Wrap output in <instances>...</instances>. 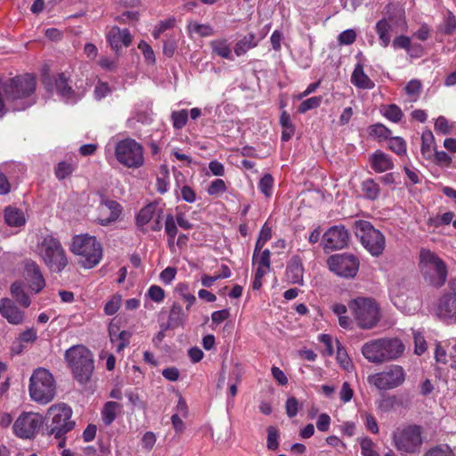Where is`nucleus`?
I'll use <instances>...</instances> for the list:
<instances>
[{
	"label": "nucleus",
	"mask_w": 456,
	"mask_h": 456,
	"mask_svg": "<svg viewBox=\"0 0 456 456\" xmlns=\"http://www.w3.org/2000/svg\"><path fill=\"white\" fill-rule=\"evenodd\" d=\"M36 81L29 74L5 81L0 79V117L7 111L24 110L33 104L27 99L35 92Z\"/></svg>",
	"instance_id": "f257e3e1"
},
{
	"label": "nucleus",
	"mask_w": 456,
	"mask_h": 456,
	"mask_svg": "<svg viewBox=\"0 0 456 456\" xmlns=\"http://www.w3.org/2000/svg\"><path fill=\"white\" fill-rule=\"evenodd\" d=\"M405 346L396 338H379L365 342L361 349L362 356L370 363L382 364L400 358Z\"/></svg>",
	"instance_id": "f03ea898"
},
{
	"label": "nucleus",
	"mask_w": 456,
	"mask_h": 456,
	"mask_svg": "<svg viewBox=\"0 0 456 456\" xmlns=\"http://www.w3.org/2000/svg\"><path fill=\"white\" fill-rule=\"evenodd\" d=\"M72 409L64 403L53 404L47 410L45 415V427L50 436L61 439L59 446L63 447L65 444L64 436L70 432L76 423L71 419Z\"/></svg>",
	"instance_id": "7ed1b4c3"
},
{
	"label": "nucleus",
	"mask_w": 456,
	"mask_h": 456,
	"mask_svg": "<svg viewBox=\"0 0 456 456\" xmlns=\"http://www.w3.org/2000/svg\"><path fill=\"white\" fill-rule=\"evenodd\" d=\"M37 250L41 260L53 273H61L69 264L65 249L53 235L42 237Z\"/></svg>",
	"instance_id": "20e7f679"
},
{
	"label": "nucleus",
	"mask_w": 456,
	"mask_h": 456,
	"mask_svg": "<svg viewBox=\"0 0 456 456\" xmlns=\"http://www.w3.org/2000/svg\"><path fill=\"white\" fill-rule=\"evenodd\" d=\"M419 271L425 281L435 288H441L447 279L445 263L429 249L422 248L419 252Z\"/></svg>",
	"instance_id": "39448f33"
},
{
	"label": "nucleus",
	"mask_w": 456,
	"mask_h": 456,
	"mask_svg": "<svg viewBox=\"0 0 456 456\" xmlns=\"http://www.w3.org/2000/svg\"><path fill=\"white\" fill-rule=\"evenodd\" d=\"M348 309L360 329L370 330L380 321V308L371 297L354 298L348 303Z\"/></svg>",
	"instance_id": "423d86ee"
},
{
	"label": "nucleus",
	"mask_w": 456,
	"mask_h": 456,
	"mask_svg": "<svg viewBox=\"0 0 456 456\" xmlns=\"http://www.w3.org/2000/svg\"><path fill=\"white\" fill-rule=\"evenodd\" d=\"M65 359L75 379L80 384H86L94 369L93 354L86 346L77 345L66 351Z\"/></svg>",
	"instance_id": "0eeeda50"
},
{
	"label": "nucleus",
	"mask_w": 456,
	"mask_h": 456,
	"mask_svg": "<svg viewBox=\"0 0 456 456\" xmlns=\"http://www.w3.org/2000/svg\"><path fill=\"white\" fill-rule=\"evenodd\" d=\"M70 250L80 257L81 265L88 269L97 265L102 257L101 243L94 236L88 234L76 235L72 240Z\"/></svg>",
	"instance_id": "6e6552de"
},
{
	"label": "nucleus",
	"mask_w": 456,
	"mask_h": 456,
	"mask_svg": "<svg viewBox=\"0 0 456 456\" xmlns=\"http://www.w3.org/2000/svg\"><path fill=\"white\" fill-rule=\"evenodd\" d=\"M423 428L421 426L402 425L396 428L392 434L395 448L400 453L413 454L419 452L423 444Z\"/></svg>",
	"instance_id": "1a4fd4ad"
},
{
	"label": "nucleus",
	"mask_w": 456,
	"mask_h": 456,
	"mask_svg": "<svg viewBox=\"0 0 456 456\" xmlns=\"http://www.w3.org/2000/svg\"><path fill=\"white\" fill-rule=\"evenodd\" d=\"M31 399L38 403L46 404L55 395V382L53 375L45 368H37L29 379L28 386Z\"/></svg>",
	"instance_id": "9d476101"
},
{
	"label": "nucleus",
	"mask_w": 456,
	"mask_h": 456,
	"mask_svg": "<svg viewBox=\"0 0 456 456\" xmlns=\"http://www.w3.org/2000/svg\"><path fill=\"white\" fill-rule=\"evenodd\" d=\"M354 229L355 236L371 256H379L383 253L386 245L385 236L370 222L357 220L354 223Z\"/></svg>",
	"instance_id": "9b49d317"
},
{
	"label": "nucleus",
	"mask_w": 456,
	"mask_h": 456,
	"mask_svg": "<svg viewBox=\"0 0 456 456\" xmlns=\"http://www.w3.org/2000/svg\"><path fill=\"white\" fill-rule=\"evenodd\" d=\"M117 160L127 168H139L144 163L143 148L135 140L126 138L115 147Z\"/></svg>",
	"instance_id": "f8f14e48"
},
{
	"label": "nucleus",
	"mask_w": 456,
	"mask_h": 456,
	"mask_svg": "<svg viewBox=\"0 0 456 456\" xmlns=\"http://www.w3.org/2000/svg\"><path fill=\"white\" fill-rule=\"evenodd\" d=\"M405 378L406 373L403 368L395 364L387 367L380 372L370 375L368 382L379 390H391L403 385Z\"/></svg>",
	"instance_id": "ddd939ff"
},
{
	"label": "nucleus",
	"mask_w": 456,
	"mask_h": 456,
	"mask_svg": "<svg viewBox=\"0 0 456 456\" xmlns=\"http://www.w3.org/2000/svg\"><path fill=\"white\" fill-rule=\"evenodd\" d=\"M387 9L388 18H384L379 20L375 26V30L379 36L380 45L384 48L387 47L391 41L390 32L392 30V25L390 24L389 20L393 21L396 26L403 28L406 27V20L403 10L394 4H388Z\"/></svg>",
	"instance_id": "4468645a"
},
{
	"label": "nucleus",
	"mask_w": 456,
	"mask_h": 456,
	"mask_svg": "<svg viewBox=\"0 0 456 456\" xmlns=\"http://www.w3.org/2000/svg\"><path fill=\"white\" fill-rule=\"evenodd\" d=\"M44 422L39 413L23 412L15 420L12 426L13 433L21 439H31L37 434Z\"/></svg>",
	"instance_id": "2eb2a0df"
},
{
	"label": "nucleus",
	"mask_w": 456,
	"mask_h": 456,
	"mask_svg": "<svg viewBox=\"0 0 456 456\" xmlns=\"http://www.w3.org/2000/svg\"><path fill=\"white\" fill-rule=\"evenodd\" d=\"M329 269L338 276L353 278L359 270V260L352 254H335L327 260Z\"/></svg>",
	"instance_id": "dca6fc26"
},
{
	"label": "nucleus",
	"mask_w": 456,
	"mask_h": 456,
	"mask_svg": "<svg viewBox=\"0 0 456 456\" xmlns=\"http://www.w3.org/2000/svg\"><path fill=\"white\" fill-rule=\"evenodd\" d=\"M349 233L342 224L329 228L322 235V244L325 250H339L347 246Z\"/></svg>",
	"instance_id": "f3484780"
},
{
	"label": "nucleus",
	"mask_w": 456,
	"mask_h": 456,
	"mask_svg": "<svg viewBox=\"0 0 456 456\" xmlns=\"http://www.w3.org/2000/svg\"><path fill=\"white\" fill-rule=\"evenodd\" d=\"M452 287V283H451ZM437 315L449 323H456V288L444 293L438 301Z\"/></svg>",
	"instance_id": "a211bd4d"
},
{
	"label": "nucleus",
	"mask_w": 456,
	"mask_h": 456,
	"mask_svg": "<svg viewBox=\"0 0 456 456\" xmlns=\"http://www.w3.org/2000/svg\"><path fill=\"white\" fill-rule=\"evenodd\" d=\"M122 211L119 203L111 200H102L97 208V220L102 225L116 221Z\"/></svg>",
	"instance_id": "6ab92c4d"
},
{
	"label": "nucleus",
	"mask_w": 456,
	"mask_h": 456,
	"mask_svg": "<svg viewBox=\"0 0 456 456\" xmlns=\"http://www.w3.org/2000/svg\"><path fill=\"white\" fill-rule=\"evenodd\" d=\"M24 275L29 289L35 293H39L45 287V281L39 265L36 262L32 260L26 261Z\"/></svg>",
	"instance_id": "aec40b11"
},
{
	"label": "nucleus",
	"mask_w": 456,
	"mask_h": 456,
	"mask_svg": "<svg viewBox=\"0 0 456 456\" xmlns=\"http://www.w3.org/2000/svg\"><path fill=\"white\" fill-rule=\"evenodd\" d=\"M133 37L127 28L121 29L118 27H112L107 34V41L112 50L117 53L123 47H128Z\"/></svg>",
	"instance_id": "412c9836"
},
{
	"label": "nucleus",
	"mask_w": 456,
	"mask_h": 456,
	"mask_svg": "<svg viewBox=\"0 0 456 456\" xmlns=\"http://www.w3.org/2000/svg\"><path fill=\"white\" fill-rule=\"evenodd\" d=\"M0 314L9 323L13 325L21 324L24 321V313L10 298L0 300Z\"/></svg>",
	"instance_id": "4be33fe9"
},
{
	"label": "nucleus",
	"mask_w": 456,
	"mask_h": 456,
	"mask_svg": "<svg viewBox=\"0 0 456 456\" xmlns=\"http://www.w3.org/2000/svg\"><path fill=\"white\" fill-rule=\"evenodd\" d=\"M110 342L115 346L116 352L120 353L129 345L131 333L127 330H120L117 324L110 322L109 326Z\"/></svg>",
	"instance_id": "5701e85b"
},
{
	"label": "nucleus",
	"mask_w": 456,
	"mask_h": 456,
	"mask_svg": "<svg viewBox=\"0 0 456 456\" xmlns=\"http://www.w3.org/2000/svg\"><path fill=\"white\" fill-rule=\"evenodd\" d=\"M304 267L298 256H294L287 265V280L294 284H303Z\"/></svg>",
	"instance_id": "b1692460"
},
{
	"label": "nucleus",
	"mask_w": 456,
	"mask_h": 456,
	"mask_svg": "<svg viewBox=\"0 0 456 456\" xmlns=\"http://www.w3.org/2000/svg\"><path fill=\"white\" fill-rule=\"evenodd\" d=\"M371 167L379 173L391 170L394 167V163L391 158L380 151H375L370 158Z\"/></svg>",
	"instance_id": "393cba45"
},
{
	"label": "nucleus",
	"mask_w": 456,
	"mask_h": 456,
	"mask_svg": "<svg viewBox=\"0 0 456 456\" xmlns=\"http://www.w3.org/2000/svg\"><path fill=\"white\" fill-rule=\"evenodd\" d=\"M4 222L11 227H20L26 223L23 212L14 207H6L4 211Z\"/></svg>",
	"instance_id": "a878e982"
},
{
	"label": "nucleus",
	"mask_w": 456,
	"mask_h": 456,
	"mask_svg": "<svg viewBox=\"0 0 456 456\" xmlns=\"http://www.w3.org/2000/svg\"><path fill=\"white\" fill-rule=\"evenodd\" d=\"M351 82L362 89H372L375 86L374 82L364 73L361 64H357L351 77Z\"/></svg>",
	"instance_id": "bb28decb"
},
{
	"label": "nucleus",
	"mask_w": 456,
	"mask_h": 456,
	"mask_svg": "<svg viewBox=\"0 0 456 456\" xmlns=\"http://www.w3.org/2000/svg\"><path fill=\"white\" fill-rule=\"evenodd\" d=\"M209 45L213 53L224 59L232 60L231 45L227 39L220 38L212 40Z\"/></svg>",
	"instance_id": "cd10ccee"
},
{
	"label": "nucleus",
	"mask_w": 456,
	"mask_h": 456,
	"mask_svg": "<svg viewBox=\"0 0 456 456\" xmlns=\"http://www.w3.org/2000/svg\"><path fill=\"white\" fill-rule=\"evenodd\" d=\"M55 86L59 94L66 101L73 100L74 91L69 84V77L64 74L61 73L55 79Z\"/></svg>",
	"instance_id": "c85d7f7f"
},
{
	"label": "nucleus",
	"mask_w": 456,
	"mask_h": 456,
	"mask_svg": "<svg viewBox=\"0 0 456 456\" xmlns=\"http://www.w3.org/2000/svg\"><path fill=\"white\" fill-rule=\"evenodd\" d=\"M271 252L269 249L263 250L260 254H253V263L257 265L256 272L259 274L267 273L271 269Z\"/></svg>",
	"instance_id": "c756f323"
},
{
	"label": "nucleus",
	"mask_w": 456,
	"mask_h": 456,
	"mask_svg": "<svg viewBox=\"0 0 456 456\" xmlns=\"http://www.w3.org/2000/svg\"><path fill=\"white\" fill-rule=\"evenodd\" d=\"M185 320L186 314L183 307L179 304H173L168 316V325L176 328L183 325Z\"/></svg>",
	"instance_id": "7c9ffc66"
},
{
	"label": "nucleus",
	"mask_w": 456,
	"mask_h": 456,
	"mask_svg": "<svg viewBox=\"0 0 456 456\" xmlns=\"http://www.w3.org/2000/svg\"><path fill=\"white\" fill-rule=\"evenodd\" d=\"M256 45L257 42L255 40V35L248 34L236 43L234 53L237 56H240Z\"/></svg>",
	"instance_id": "2f4dec72"
},
{
	"label": "nucleus",
	"mask_w": 456,
	"mask_h": 456,
	"mask_svg": "<svg viewBox=\"0 0 456 456\" xmlns=\"http://www.w3.org/2000/svg\"><path fill=\"white\" fill-rule=\"evenodd\" d=\"M121 409V405L116 402H107L102 411V418L105 425H110L117 416V411Z\"/></svg>",
	"instance_id": "473e14b6"
},
{
	"label": "nucleus",
	"mask_w": 456,
	"mask_h": 456,
	"mask_svg": "<svg viewBox=\"0 0 456 456\" xmlns=\"http://www.w3.org/2000/svg\"><path fill=\"white\" fill-rule=\"evenodd\" d=\"M158 207L155 204H149L142 208L136 217V224L139 226L147 224L151 220L154 218L157 213Z\"/></svg>",
	"instance_id": "72a5a7b5"
},
{
	"label": "nucleus",
	"mask_w": 456,
	"mask_h": 456,
	"mask_svg": "<svg viewBox=\"0 0 456 456\" xmlns=\"http://www.w3.org/2000/svg\"><path fill=\"white\" fill-rule=\"evenodd\" d=\"M421 140V152L423 156H425L428 159H430L433 156L435 151H436L435 147L434 135L432 132H424L422 134Z\"/></svg>",
	"instance_id": "f704fd0d"
},
{
	"label": "nucleus",
	"mask_w": 456,
	"mask_h": 456,
	"mask_svg": "<svg viewBox=\"0 0 456 456\" xmlns=\"http://www.w3.org/2000/svg\"><path fill=\"white\" fill-rule=\"evenodd\" d=\"M11 293L16 301L24 306L28 307L30 305L29 297L24 292L21 283L14 282L11 286Z\"/></svg>",
	"instance_id": "c9c22d12"
},
{
	"label": "nucleus",
	"mask_w": 456,
	"mask_h": 456,
	"mask_svg": "<svg viewBox=\"0 0 456 456\" xmlns=\"http://www.w3.org/2000/svg\"><path fill=\"white\" fill-rule=\"evenodd\" d=\"M280 123L282 127L281 139L282 141H289L295 133V128L292 125L289 115L286 112H282Z\"/></svg>",
	"instance_id": "e433bc0d"
},
{
	"label": "nucleus",
	"mask_w": 456,
	"mask_h": 456,
	"mask_svg": "<svg viewBox=\"0 0 456 456\" xmlns=\"http://www.w3.org/2000/svg\"><path fill=\"white\" fill-rule=\"evenodd\" d=\"M438 29L445 35H451L456 30V17L451 11L446 12Z\"/></svg>",
	"instance_id": "4c0bfd02"
},
{
	"label": "nucleus",
	"mask_w": 456,
	"mask_h": 456,
	"mask_svg": "<svg viewBox=\"0 0 456 456\" xmlns=\"http://www.w3.org/2000/svg\"><path fill=\"white\" fill-rule=\"evenodd\" d=\"M188 30L190 33H195L200 37H208L214 34V29L210 25L200 24L195 21L188 24Z\"/></svg>",
	"instance_id": "58836bf2"
},
{
	"label": "nucleus",
	"mask_w": 456,
	"mask_h": 456,
	"mask_svg": "<svg viewBox=\"0 0 456 456\" xmlns=\"http://www.w3.org/2000/svg\"><path fill=\"white\" fill-rule=\"evenodd\" d=\"M423 456H456L448 444H438L429 448Z\"/></svg>",
	"instance_id": "ea45409f"
},
{
	"label": "nucleus",
	"mask_w": 456,
	"mask_h": 456,
	"mask_svg": "<svg viewBox=\"0 0 456 456\" xmlns=\"http://www.w3.org/2000/svg\"><path fill=\"white\" fill-rule=\"evenodd\" d=\"M75 169V166L66 161H61L58 163L55 168V175L59 180H63L70 175Z\"/></svg>",
	"instance_id": "a19ab883"
},
{
	"label": "nucleus",
	"mask_w": 456,
	"mask_h": 456,
	"mask_svg": "<svg viewBox=\"0 0 456 456\" xmlns=\"http://www.w3.org/2000/svg\"><path fill=\"white\" fill-rule=\"evenodd\" d=\"M383 115L392 122H398L403 117L401 109L395 104H390L383 109Z\"/></svg>",
	"instance_id": "79ce46f5"
},
{
	"label": "nucleus",
	"mask_w": 456,
	"mask_h": 456,
	"mask_svg": "<svg viewBox=\"0 0 456 456\" xmlns=\"http://www.w3.org/2000/svg\"><path fill=\"white\" fill-rule=\"evenodd\" d=\"M362 190L366 197L370 200H375L379 195V186L371 179L362 183Z\"/></svg>",
	"instance_id": "37998d69"
},
{
	"label": "nucleus",
	"mask_w": 456,
	"mask_h": 456,
	"mask_svg": "<svg viewBox=\"0 0 456 456\" xmlns=\"http://www.w3.org/2000/svg\"><path fill=\"white\" fill-rule=\"evenodd\" d=\"M171 119H172L173 126L175 129H181L187 123L188 112L186 110L173 111L171 114Z\"/></svg>",
	"instance_id": "c03bdc74"
},
{
	"label": "nucleus",
	"mask_w": 456,
	"mask_h": 456,
	"mask_svg": "<svg viewBox=\"0 0 456 456\" xmlns=\"http://www.w3.org/2000/svg\"><path fill=\"white\" fill-rule=\"evenodd\" d=\"M322 101V96H314L303 101L298 106V112L305 113L310 110L318 108Z\"/></svg>",
	"instance_id": "a18cd8bd"
},
{
	"label": "nucleus",
	"mask_w": 456,
	"mask_h": 456,
	"mask_svg": "<svg viewBox=\"0 0 456 456\" xmlns=\"http://www.w3.org/2000/svg\"><path fill=\"white\" fill-rule=\"evenodd\" d=\"M121 302H122V297L120 295L116 294V295L112 296L110 297V299L105 304L104 313L107 315L115 314L118 311V309L121 305Z\"/></svg>",
	"instance_id": "49530a36"
},
{
	"label": "nucleus",
	"mask_w": 456,
	"mask_h": 456,
	"mask_svg": "<svg viewBox=\"0 0 456 456\" xmlns=\"http://www.w3.org/2000/svg\"><path fill=\"white\" fill-rule=\"evenodd\" d=\"M397 403V399L394 395H384L378 402V409L383 412L392 411Z\"/></svg>",
	"instance_id": "de8ad7c7"
},
{
	"label": "nucleus",
	"mask_w": 456,
	"mask_h": 456,
	"mask_svg": "<svg viewBox=\"0 0 456 456\" xmlns=\"http://www.w3.org/2000/svg\"><path fill=\"white\" fill-rule=\"evenodd\" d=\"M258 187L265 197H270L273 193V178L270 174H265L260 180Z\"/></svg>",
	"instance_id": "09e8293b"
},
{
	"label": "nucleus",
	"mask_w": 456,
	"mask_h": 456,
	"mask_svg": "<svg viewBox=\"0 0 456 456\" xmlns=\"http://www.w3.org/2000/svg\"><path fill=\"white\" fill-rule=\"evenodd\" d=\"M361 452L362 456H380L375 450V444L369 437L361 440Z\"/></svg>",
	"instance_id": "8fccbe9b"
},
{
	"label": "nucleus",
	"mask_w": 456,
	"mask_h": 456,
	"mask_svg": "<svg viewBox=\"0 0 456 456\" xmlns=\"http://www.w3.org/2000/svg\"><path fill=\"white\" fill-rule=\"evenodd\" d=\"M388 147L397 155H403L406 152V143L401 137H394L390 139Z\"/></svg>",
	"instance_id": "3c124183"
},
{
	"label": "nucleus",
	"mask_w": 456,
	"mask_h": 456,
	"mask_svg": "<svg viewBox=\"0 0 456 456\" xmlns=\"http://www.w3.org/2000/svg\"><path fill=\"white\" fill-rule=\"evenodd\" d=\"M356 32L350 28L341 32L338 37V42L340 45H350L354 43L356 39Z\"/></svg>",
	"instance_id": "603ef678"
},
{
	"label": "nucleus",
	"mask_w": 456,
	"mask_h": 456,
	"mask_svg": "<svg viewBox=\"0 0 456 456\" xmlns=\"http://www.w3.org/2000/svg\"><path fill=\"white\" fill-rule=\"evenodd\" d=\"M279 432L274 427H269L267 428V448L272 451H275L279 447Z\"/></svg>",
	"instance_id": "864d4df0"
},
{
	"label": "nucleus",
	"mask_w": 456,
	"mask_h": 456,
	"mask_svg": "<svg viewBox=\"0 0 456 456\" xmlns=\"http://www.w3.org/2000/svg\"><path fill=\"white\" fill-rule=\"evenodd\" d=\"M165 231L168 236V241L173 242L177 233V227L175 218L172 215H168L166 218Z\"/></svg>",
	"instance_id": "5fc2aeb1"
},
{
	"label": "nucleus",
	"mask_w": 456,
	"mask_h": 456,
	"mask_svg": "<svg viewBox=\"0 0 456 456\" xmlns=\"http://www.w3.org/2000/svg\"><path fill=\"white\" fill-rule=\"evenodd\" d=\"M413 339L416 354L420 355L427 350V343L423 334L420 331H413Z\"/></svg>",
	"instance_id": "6e6d98bb"
},
{
	"label": "nucleus",
	"mask_w": 456,
	"mask_h": 456,
	"mask_svg": "<svg viewBox=\"0 0 456 456\" xmlns=\"http://www.w3.org/2000/svg\"><path fill=\"white\" fill-rule=\"evenodd\" d=\"M168 178H169L168 170L166 167H164L162 170V175L159 176L157 178L156 186H157V191L159 193L164 194L168 191V185H169Z\"/></svg>",
	"instance_id": "4d7b16f0"
},
{
	"label": "nucleus",
	"mask_w": 456,
	"mask_h": 456,
	"mask_svg": "<svg viewBox=\"0 0 456 456\" xmlns=\"http://www.w3.org/2000/svg\"><path fill=\"white\" fill-rule=\"evenodd\" d=\"M337 360L344 369L348 370L352 366L351 360L349 359L346 349L341 346L338 341H337Z\"/></svg>",
	"instance_id": "13d9d810"
},
{
	"label": "nucleus",
	"mask_w": 456,
	"mask_h": 456,
	"mask_svg": "<svg viewBox=\"0 0 456 456\" xmlns=\"http://www.w3.org/2000/svg\"><path fill=\"white\" fill-rule=\"evenodd\" d=\"M147 296L156 303H161L165 298V292L162 288L157 285H151L148 291Z\"/></svg>",
	"instance_id": "bf43d9fd"
},
{
	"label": "nucleus",
	"mask_w": 456,
	"mask_h": 456,
	"mask_svg": "<svg viewBox=\"0 0 456 456\" xmlns=\"http://www.w3.org/2000/svg\"><path fill=\"white\" fill-rule=\"evenodd\" d=\"M405 90H406L407 94L413 101H415L419 95V93L421 90V84L419 80L412 79L407 84Z\"/></svg>",
	"instance_id": "052dcab7"
},
{
	"label": "nucleus",
	"mask_w": 456,
	"mask_h": 456,
	"mask_svg": "<svg viewBox=\"0 0 456 456\" xmlns=\"http://www.w3.org/2000/svg\"><path fill=\"white\" fill-rule=\"evenodd\" d=\"M452 128V126L449 125L448 120L444 116H440L436 118L435 129L437 133L447 134L451 133Z\"/></svg>",
	"instance_id": "680f3d73"
},
{
	"label": "nucleus",
	"mask_w": 456,
	"mask_h": 456,
	"mask_svg": "<svg viewBox=\"0 0 456 456\" xmlns=\"http://www.w3.org/2000/svg\"><path fill=\"white\" fill-rule=\"evenodd\" d=\"M226 191V185L224 180L216 179L214 180L208 188V193L209 195H217Z\"/></svg>",
	"instance_id": "e2e57ef3"
},
{
	"label": "nucleus",
	"mask_w": 456,
	"mask_h": 456,
	"mask_svg": "<svg viewBox=\"0 0 456 456\" xmlns=\"http://www.w3.org/2000/svg\"><path fill=\"white\" fill-rule=\"evenodd\" d=\"M433 156L435 158V162L441 167H448L452 161V158L443 151H435Z\"/></svg>",
	"instance_id": "0e129e2a"
},
{
	"label": "nucleus",
	"mask_w": 456,
	"mask_h": 456,
	"mask_svg": "<svg viewBox=\"0 0 456 456\" xmlns=\"http://www.w3.org/2000/svg\"><path fill=\"white\" fill-rule=\"evenodd\" d=\"M138 48L142 51L144 58L148 63L155 62L154 52L151 45H149L144 41H141L138 45Z\"/></svg>",
	"instance_id": "69168bd1"
},
{
	"label": "nucleus",
	"mask_w": 456,
	"mask_h": 456,
	"mask_svg": "<svg viewBox=\"0 0 456 456\" xmlns=\"http://www.w3.org/2000/svg\"><path fill=\"white\" fill-rule=\"evenodd\" d=\"M366 428L373 434H378L379 431L376 419L370 413L365 412L362 415Z\"/></svg>",
	"instance_id": "338daca9"
},
{
	"label": "nucleus",
	"mask_w": 456,
	"mask_h": 456,
	"mask_svg": "<svg viewBox=\"0 0 456 456\" xmlns=\"http://www.w3.org/2000/svg\"><path fill=\"white\" fill-rule=\"evenodd\" d=\"M110 93V88L107 83L99 82L94 88V96L97 100H102Z\"/></svg>",
	"instance_id": "774afa93"
}]
</instances>
